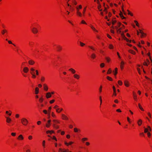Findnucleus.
<instances>
[{"mask_svg":"<svg viewBox=\"0 0 152 152\" xmlns=\"http://www.w3.org/2000/svg\"><path fill=\"white\" fill-rule=\"evenodd\" d=\"M101 5H100V4H99V5L98 6V9L100 11H101L102 10V9L100 10V9L101 8Z\"/></svg>","mask_w":152,"mask_h":152,"instance_id":"nucleus-38","label":"nucleus"},{"mask_svg":"<svg viewBox=\"0 0 152 152\" xmlns=\"http://www.w3.org/2000/svg\"><path fill=\"white\" fill-rule=\"evenodd\" d=\"M34 61L32 60H30L28 61V63L30 65H33L34 64Z\"/></svg>","mask_w":152,"mask_h":152,"instance_id":"nucleus-8","label":"nucleus"},{"mask_svg":"<svg viewBox=\"0 0 152 152\" xmlns=\"http://www.w3.org/2000/svg\"><path fill=\"white\" fill-rule=\"evenodd\" d=\"M111 72H112V70L110 68L109 69L108 71V72H107V74H110L111 73Z\"/></svg>","mask_w":152,"mask_h":152,"instance_id":"nucleus-31","label":"nucleus"},{"mask_svg":"<svg viewBox=\"0 0 152 152\" xmlns=\"http://www.w3.org/2000/svg\"><path fill=\"white\" fill-rule=\"evenodd\" d=\"M35 72H36V75H39V72L37 70H36Z\"/></svg>","mask_w":152,"mask_h":152,"instance_id":"nucleus-55","label":"nucleus"},{"mask_svg":"<svg viewBox=\"0 0 152 152\" xmlns=\"http://www.w3.org/2000/svg\"><path fill=\"white\" fill-rule=\"evenodd\" d=\"M104 66V63H102L100 64V66L101 67H103Z\"/></svg>","mask_w":152,"mask_h":152,"instance_id":"nucleus-39","label":"nucleus"},{"mask_svg":"<svg viewBox=\"0 0 152 152\" xmlns=\"http://www.w3.org/2000/svg\"><path fill=\"white\" fill-rule=\"evenodd\" d=\"M39 88L38 87H36L35 88V94H36L39 93Z\"/></svg>","mask_w":152,"mask_h":152,"instance_id":"nucleus-11","label":"nucleus"},{"mask_svg":"<svg viewBox=\"0 0 152 152\" xmlns=\"http://www.w3.org/2000/svg\"><path fill=\"white\" fill-rule=\"evenodd\" d=\"M57 50L58 51H60V50H61L62 49V47L60 46H57Z\"/></svg>","mask_w":152,"mask_h":152,"instance_id":"nucleus-23","label":"nucleus"},{"mask_svg":"<svg viewBox=\"0 0 152 152\" xmlns=\"http://www.w3.org/2000/svg\"><path fill=\"white\" fill-rule=\"evenodd\" d=\"M21 122L24 125L26 126L28 123V121L26 118H23L21 119Z\"/></svg>","mask_w":152,"mask_h":152,"instance_id":"nucleus-1","label":"nucleus"},{"mask_svg":"<svg viewBox=\"0 0 152 152\" xmlns=\"http://www.w3.org/2000/svg\"><path fill=\"white\" fill-rule=\"evenodd\" d=\"M73 3L75 4V5H76L77 4V3L76 2V1L75 0H73Z\"/></svg>","mask_w":152,"mask_h":152,"instance_id":"nucleus-54","label":"nucleus"},{"mask_svg":"<svg viewBox=\"0 0 152 152\" xmlns=\"http://www.w3.org/2000/svg\"><path fill=\"white\" fill-rule=\"evenodd\" d=\"M53 126L54 127V128H55V129H58V128L59 127L58 126L56 125L55 124H53Z\"/></svg>","mask_w":152,"mask_h":152,"instance_id":"nucleus-27","label":"nucleus"},{"mask_svg":"<svg viewBox=\"0 0 152 152\" xmlns=\"http://www.w3.org/2000/svg\"><path fill=\"white\" fill-rule=\"evenodd\" d=\"M88 47L90 48H91V49H92V50H95V49L92 46H88Z\"/></svg>","mask_w":152,"mask_h":152,"instance_id":"nucleus-43","label":"nucleus"},{"mask_svg":"<svg viewBox=\"0 0 152 152\" xmlns=\"http://www.w3.org/2000/svg\"><path fill=\"white\" fill-rule=\"evenodd\" d=\"M31 72H34V71H35V70L33 68H31L30 69Z\"/></svg>","mask_w":152,"mask_h":152,"instance_id":"nucleus-45","label":"nucleus"},{"mask_svg":"<svg viewBox=\"0 0 152 152\" xmlns=\"http://www.w3.org/2000/svg\"><path fill=\"white\" fill-rule=\"evenodd\" d=\"M6 118L7 119L6 121L7 123H9L11 121V119L8 117H6Z\"/></svg>","mask_w":152,"mask_h":152,"instance_id":"nucleus-13","label":"nucleus"},{"mask_svg":"<svg viewBox=\"0 0 152 152\" xmlns=\"http://www.w3.org/2000/svg\"><path fill=\"white\" fill-rule=\"evenodd\" d=\"M116 23V20H112V24L113 25H114V24Z\"/></svg>","mask_w":152,"mask_h":152,"instance_id":"nucleus-50","label":"nucleus"},{"mask_svg":"<svg viewBox=\"0 0 152 152\" xmlns=\"http://www.w3.org/2000/svg\"><path fill=\"white\" fill-rule=\"evenodd\" d=\"M91 28L92 29V30H93L94 31H96L97 32H98V31L97 30H96L95 29V28L94 27H93V26H91Z\"/></svg>","mask_w":152,"mask_h":152,"instance_id":"nucleus-30","label":"nucleus"},{"mask_svg":"<svg viewBox=\"0 0 152 152\" xmlns=\"http://www.w3.org/2000/svg\"><path fill=\"white\" fill-rule=\"evenodd\" d=\"M8 43H9V44H12L14 46H15V45H14V44H13V43H12V42H11V41H8Z\"/></svg>","mask_w":152,"mask_h":152,"instance_id":"nucleus-49","label":"nucleus"},{"mask_svg":"<svg viewBox=\"0 0 152 152\" xmlns=\"http://www.w3.org/2000/svg\"><path fill=\"white\" fill-rule=\"evenodd\" d=\"M80 45L81 46L83 47L85 45V44L84 43L81 42H80Z\"/></svg>","mask_w":152,"mask_h":152,"instance_id":"nucleus-33","label":"nucleus"},{"mask_svg":"<svg viewBox=\"0 0 152 152\" xmlns=\"http://www.w3.org/2000/svg\"><path fill=\"white\" fill-rule=\"evenodd\" d=\"M45 78L43 76H42L41 77V80L42 82H43L45 80Z\"/></svg>","mask_w":152,"mask_h":152,"instance_id":"nucleus-25","label":"nucleus"},{"mask_svg":"<svg viewBox=\"0 0 152 152\" xmlns=\"http://www.w3.org/2000/svg\"><path fill=\"white\" fill-rule=\"evenodd\" d=\"M142 121L140 119L138 121L137 123L139 126H140L142 124Z\"/></svg>","mask_w":152,"mask_h":152,"instance_id":"nucleus-20","label":"nucleus"},{"mask_svg":"<svg viewBox=\"0 0 152 152\" xmlns=\"http://www.w3.org/2000/svg\"><path fill=\"white\" fill-rule=\"evenodd\" d=\"M31 75H32V77L33 78H35L36 77V76L35 74V73H31Z\"/></svg>","mask_w":152,"mask_h":152,"instance_id":"nucleus-28","label":"nucleus"},{"mask_svg":"<svg viewBox=\"0 0 152 152\" xmlns=\"http://www.w3.org/2000/svg\"><path fill=\"white\" fill-rule=\"evenodd\" d=\"M53 121L54 123H59V122L58 121L55 120H53Z\"/></svg>","mask_w":152,"mask_h":152,"instance_id":"nucleus-42","label":"nucleus"},{"mask_svg":"<svg viewBox=\"0 0 152 152\" xmlns=\"http://www.w3.org/2000/svg\"><path fill=\"white\" fill-rule=\"evenodd\" d=\"M78 131H80V130L79 129H78L77 128H75L74 129V132H77Z\"/></svg>","mask_w":152,"mask_h":152,"instance_id":"nucleus-24","label":"nucleus"},{"mask_svg":"<svg viewBox=\"0 0 152 152\" xmlns=\"http://www.w3.org/2000/svg\"><path fill=\"white\" fill-rule=\"evenodd\" d=\"M28 68L27 67H24L23 69V72L26 73H27L28 71Z\"/></svg>","mask_w":152,"mask_h":152,"instance_id":"nucleus-3","label":"nucleus"},{"mask_svg":"<svg viewBox=\"0 0 152 152\" xmlns=\"http://www.w3.org/2000/svg\"><path fill=\"white\" fill-rule=\"evenodd\" d=\"M124 62L123 61H122L121 62V66H120L121 68V69H123V65H124Z\"/></svg>","mask_w":152,"mask_h":152,"instance_id":"nucleus-16","label":"nucleus"},{"mask_svg":"<svg viewBox=\"0 0 152 152\" xmlns=\"http://www.w3.org/2000/svg\"><path fill=\"white\" fill-rule=\"evenodd\" d=\"M124 83L126 86L127 87H128L129 86L128 82L127 81L125 80L124 82Z\"/></svg>","mask_w":152,"mask_h":152,"instance_id":"nucleus-21","label":"nucleus"},{"mask_svg":"<svg viewBox=\"0 0 152 152\" xmlns=\"http://www.w3.org/2000/svg\"><path fill=\"white\" fill-rule=\"evenodd\" d=\"M81 23L83 24H86V23L84 20H82L81 21Z\"/></svg>","mask_w":152,"mask_h":152,"instance_id":"nucleus-61","label":"nucleus"},{"mask_svg":"<svg viewBox=\"0 0 152 152\" xmlns=\"http://www.w3.org/2000/svg\"><path fill=\"white\" fill-rule=\"evenodd\" d=\"M107 78L108 80H110V81L112 80V79L110 77L107 76Z\"/></svg>","mask_w":152,"mask_h":152,"instance_id":"nucleus-32","label":"nucleus"},{"mask_svg":"<svg viewBox=\"0 0 152 152\" xmlns=\"http://www.w3.org/2000/svg\"><path fill=\"white\" fill-rule=\"evenodd\" d=\"M147 127H148V131H151V127L149 126H147Z\"/></svg>","mask_w":152,"mask_h":152,"instance_id":"nucleus-51","label":"nucleus"},{"mask_svg":"<svg viewBox=\"0 0 152 152\" xmlns=\"http://www.w3.org/2000/svg\"><path fill=\"white\" fill-rule=\"evenodd\" d=\"M45 140H43L42 142V145L44 147L45 146Z\"/></svg>","mask_w":152,"mask_h":152,"instance_id":"nucleus-48","label":"nucleus"},{"mask_svg":"<svg viewBox=\"0 0 152 152\" xmlns=\"http://www.w3.org/2000/svg\"><path fill=\"white\" fill-rule=\"evenodd\" d=\"M99 99H100V105H101L102 104V97L101 96H99Z\"/></svg>","mask_w":152,"mask_h":152,"instance_id":"nucleus-41","label":"nucleus"},{"mask_svg":"<svg viewBox=\"0 0 152 152\" xmlns=\"http://www.w3.org/2000/svg\"><path fill=\"white\" fill-rule=\"evenodd\" d=\"M18 139L21 140H23V137L22 135H20L18 137Z\"/></svg>","mask_w":152,"mask_h":152,"instance_id":"nucleus-17","label":"nucleus"},{"mask_svg":"<svg viewBox=\"0 0 152 152\" xmlns=\"http://www.w3.org/2000/svg\"><path fill=\"white\" fill-rule=\"evenodd\" d=\"M105 59L106 60L107 62H109V61H110V58H109L107 57H106L105 58Z\"/></svg>","mask_w":152,"mask_h":152,"instance_id":"nucleus-36","label":"nucleus"},{"mask_svg":"<svg viewBox=\"0 0 152 152\" xmlns=\"http://www.w3.org/2000/svg\"><path fill=\"white\" fill-rule=\"evenodd\" d=\"M43 87L44 90L47 91L48 90V88L46 84H43Z\"/></svg>","mask_w":152,"mask_h":152,"instance_id":"nucleus-5","label":"nucleus"},{"mask_svg":"<svg viewBox=\"0 0 152 152\" xmlns=\"http://www.w3.org/2000/svg\"><path fill=\"white\" fill-rule=\"evenodd\" d=\"M7 31L6 29L3 30L1 31V34H2L4 35V34L5 33H7Z\"/></svg>","mask_w":152,"mask_h":152,"instance_id":"nucleus-18","label":"nucleus"},{"mask_svg":"<svg viewBox=\"0 0 152 152\" xmlns=\"http://www.w3.org/2000/svg\"><path fill=\"white\" fill-rule=\"evenodd\" d=\"M134 99L135 100H137V96L134 93Z\"/></svg>","mask_w":152,"mask_h":152,"instance_id":"nucleus-40","label":"nucleus"},{"mask_svg":"<svg viewBox=\"0 0 152 152\" xmlns=\"http://www.w3.org/2000/svg\"><path fill=\"white\" fill-rule=\"evenodd\" d=\"M121 17L122 18V19H125L126 18L124 17L123 15L122 12H120V13L119 14Z\"/></svg>","mask_w":152,"mask_h":152,"instance_id":"nucleus-12","label":"nucleus"},{"mask_svg":"<svg viewBox=\"0 0 152 152\" xmlns=\"http://www.w3.org/2000/svg\"><path fill=\"white\" fill-rule=\"evenodd\" d=\"M52 116L53 117H55L56 116L55 115L53 112H52Z\"/></svg>","mask_w":152,"mask_h":152,"instance_id":"nucleus-60","label":"nucleus"},{"mask_svg":"<svg viewBox=\"0 0 152 152\" xmlns=\"http://www.w3.org/2000/svg\"><path fill=\"white\" fill-rule=\"evenodd\" d=\"M127 11L128 12V14L129 15H130L131 16H133V14L131 13L129 11V10H128Z\"/></svg>","mask_w":152,"mask_h":152,"instance_id":"nucleus-44","label":"nucleus"},{"mask_svg":"<svg viewBox=\"0 0 152 152\" xmlns=\"http://www.w3.org/2000/svg\"><path fill=\"white\" fill-rule=\"evenodd\" d=\"M32 31L34 34H36L38 32V30L37 29L35 28H34L32 29Z\"/></svg>","mask_w":152,"mask_h":152,"instance_id":"nucleus-2","label":"nucleus"},{"mask_svg":"<svg viewBox=\"0 0 152 152\" xmlns=\"http://www.w3.org/2000/svg\"><path fill=\"white\" fill-rule=\"evenodd\" d=\"M73 76L74 77L77 79H79L80 78V76L77 74H74Z\"/></svg>","mask_w":152,"mask_h":152,"instance_id":"nucleus-6","label":"nucleus"},{"mask_svg":"<svg viewBox=\"0 0 152 152\" xmlns=\"http://www.w3.org/2000/svg\"><path fill=\"white\" fill-rule=\"evenodd\" d=\"M102 86H100V87L99 89V91L100 93L101 92H102Z\"/></svg>","mask_w":152,"mask_h":152,"instance_id":"nucleus-46","label":"nucleus"},{"mask_svg":"<svg viewBox=\"0 0 152 152\" xmlns=\"http://www.w3.org/2000/svg\"><path fill=\"white\" fill-rule=\"evenodd\" d=\"M77 13L78 15L79 16H81L82 14L79 11H77Z\"/></svg>","mask_w":152,"mask_h":152,"instance_id":"nucleus-29","label":"nucleus"},{"mask_svg":"<svg viewBox=\"0 0 152 152\" xmlns=\"http://www.w3.org/2000/svg\"><path fill=\"white\" fill-rule=\"evenodd\" d=\"M87 140H88V139L87 138H83L82 139V140L83 142H84L85 141Z\"/></svg>","mask_w":152,"mask_h":152,"instance_id":"nucleus-35","label":"nucleus"},{"mask_svg":"<svg viewBox=\"0 0 152 152\" xmlns=\"http://www.w3.org/2000/svg\"><path fill=\"white\" fill-rule=\"evenodd\" d=\"M46 126L47 127H49L50 126V124H46Z\"/></svg>","mask_w":152,"mask_h":152,"instance_id":"nucleus-63","label":"nucleus"},{"mask_svg":"<svg viewBox=\"0 0 152 152\" xmlns=\"http://www.w3.org/2000/svg\"><path fill=\"white\" fill-rule=\"evenodd\" d=\"M144 132L145 133H146L148 132V128H145V127H144Z\"/></svg>","mask_w":152,"mask_h":152,"instance_id":"nucleus-22","label":"nucleus"},{"mask_svg":"<svg viewBox=\"0 0 152 152\" xmlns=\"http://www.w3.org/2000/svg\"><path fill=\"white\" fill-rule=\"evenodd\" d=\"M117 24L118 26H118V27H119L121 25V23L120 22H118Z\"/></svg>","mask_w":152,"mask_h":152,"instance_id":"nucleus-57","label":"nucleus"},{"mask_svg":"<svg viewBox=\"0 0 152 152\" xmlns=\"http://www.w3.org/2000/svg\"><path fill=\"white\" fill-rule=\"evenodd\" d=\"M51 96V93L50 92H48L46 94V97L47 98H49Z\"/></svg>","mask_w":152,"mask_h":152,"instance_id":"nucleus-4","label":"nucleus"},{"mask_svg":"<svg viewBox=\"0 0 152 152\" xmlns=\"http://www.w3.org/2000/svg\"><path fill=\"white\" fill-rule=\"evenodd\" d=\"M128 51L129 53H132V54H135V52H134V51L132 50H128Z\"/></svg>","mask_w":152,"mask_h":152,"instance_id":"nucleus-19","label":"nucleus"},{"mask_svg":"<svg viewBox=\"0 0 152 152\" xmlns=\"http://www.w3.org/2000/svg\"><path fill=\"white\" fill-rule=\"evenodd\" d=\"M138 106L139 108L140 109L142 110V111H143L144 110L142 108V107H141V106L140 105V104H139Z\"/></svg>","mask_w":152,"mask_h":152,"instance_id":"nucleus-26","label":"nucleus"},{"mask_svg":"<svg viewBox=\"0 0 152 152\" xmlns=\"http://www.w3.org/2000/svg\"><path fill=\"white\" fill-rule=\"evenodd\" d=\"M121 36H122V37H123V38H124V37H125L124 36V33H121Z\"/></svg>","mask_w":152,"mask_h":152,"instance_id":"nucleus-62","label":"nucleus"},{"mask_svg":"<svg viewBox=\"0 0 152 152\" xmlns=\"http://www.w3.org/2000/svg\"><path fill=\"white\" fill-rule=\"evenodd\" d=\"M109 47L110 49H112L113 48V46L112 45L110 44L109 45Z\"/></svg>","mask_w":152,"mask_h":152,"instance_id":"nucleus-34","label":"nucleus"},{"mask_svg":"<svg viewBox=\"0 0 152 152\" xmlns=\"http://www.w3.org/2000/svg\"><path fill=\"white\" fill-rule=\"evenodd\" d=\"M43 112H44V113H45V114H47V111L46 110H43Z\"/></svg>","mask_w":152,"mask_h":152,"instance_id":"nucleus-59","label":"nucleus"},{"mask_svg":"<svg viewBox=\"0 0 152 152\" xmlns=\"http://www.w3.org/2000/svg\"><path fill=\"white\" fill-rule=\"evenodd\" d=\"M34 44V43L32 42H29V45L31 46H32L33 44Z\"/></svg>","mask_w":152,"mask_h":152,"instance_id":"nucleus-52","label":"nucleus"},{"mask_svg":"<svg viewBox=\"0 0 152 152\" xmlns=\"http://www.w3.org/2000/svg\"><path fill=\"white\" fill-rule=\"evenodd\" d=\"M63 150L61 148L59 149V152H63Z\"/></svg>","mask_w":152,"mask_h":152,"instance_id":"nucleus-64","label":"nucleus"},{"mask_svg":"<svg viewBox=\"0 0 152 152\" xmlns=\"http://www.w3.org/2000/svg\"><path fill=\"white\" fill-rule=\"evenodd\" d=\"M143 64L144 65L148 66V64H147V63L145 62L144 61L143 63Z\"/></svg>","mask_w":152,"mask_h":152,"instance_id":"nucleus-47","label":"nucleus"},{"mask_svg":"<svg viewBox=\"0 0 152 152\" xmlns=\"http://www.w3.org/2000/svg\"><path fill=\"white\" fill-rule=\"evenodd\" d=\"M43 100L44 99L42 96L40 97L39 99V101L41 103H42L43 102Z\"/></svg>","mask_w":152,"mask_h":152,"instance_id":"nucleus-15","label":"nucleus"},{"mask_svg":"<svg viewBox=\"0 0 152 152\" xmlns=\"http://www.w3.org/2000/svg\"><path fill=\"white\" fill-rule=\"evenodd\" d=\"M140 30V33H141L142 34H145V35H146V34H145V33H144L142 32V31H141V30Z\"/></svg>","mask_w":152,"mask_h":152,"instance_id":"nucleus-53","label":"nucleus"},{"mask_svg":"<svg viewBox=\"0 0 152 152\" xmlns=\"http://www.w3.org/2000/svg\"><path fill=\"white\" fill-rule=\"evenodd\" d=\"M54 101L55 100H52L50 101V104H52L54 102Z\"/></svg>","mask_w":152,"mask_h":152,"instance_id":"nucleus-56","label":"nucleus"},{"mask_svg":"<svg viewBox=\"0 0 152 152\" xmlns=\"http://www.w3.org/2000/svg\"><path fill=\"white\" fill-rule=\"evenodd\" d=\"M118 84L120 86L122 84V82L121 80H119L118 82Z\"/></svg>","mask_w":152,"mask_h":152,"instance_id":"nucleus-37","label":"nucleus"},{"mask_svg":"<svg viewBox=\"0 0 152 152\" xmlns=\"http://www.w3.org/2000/svg\"><path fill=\"white\" fill-rule=\"evenodd\" d=\"M69 70L71 71L73 74H75L76 72L75 70L73 68L70 69Z\"/></svg>","mask_w":152,"mask_h":152,"instance_id":"nucleus-10","label":"nucleus"},{"mask_svg":"<svg viewBox=\"0 0 152 152\" xmlns=\"http://www.w3.org/2000/svg\"><path fill=\"white\" fill-rule=\"evenodd\" d=\"M62 116L63 117L62 118L64 120L68 119V118H67V117L64 114H62Z\"/></svg>","mask_w":152,"mask_h":152,"instance_id":"nucleus-7","label":"nucleus"},{"mask_svg":"<svg viewBox=\"0 0 152 152\" xmlns=\"http://www.w3.org/2000/svg\"><path fill=\"white\" fill-rule=\"evenodd\" d=\"M91 57L92 58L94 59L96 57V55L95 53H93L91 54Z\"/></svg>","mask_w":152,"mask_h":152,"instance_id":"nucleus-14","label":"nucleus"},{"mask_svg":"<svg viewBox=\"0 0 152 152\" xmlns=\"http://www.w3.org/2000/svg\"><path fill=\"white\" fill-rule=\"evenodd\" d=\"M117 32L118 33H120L121 32V31H120L118 29L117 30Z\"/></svg>","mask_w":152,"mask_h":152,"instance_id":"nucleus-58","label":"nucleus"},{"mask_svg":"<svg viewBox=\"0 0 152 152\" xmlns=\"http://www.w3.org/2000/svg\"><path fill=\"white\" fill-rule=\"evenodd\" d=\"M113 95L115 96H116V90L114 86H113Z\"/></svg>","mask_w":152,"mask_h":152,"instance_id":"nucleus-9","label":"nucleus"}]
</instances>
